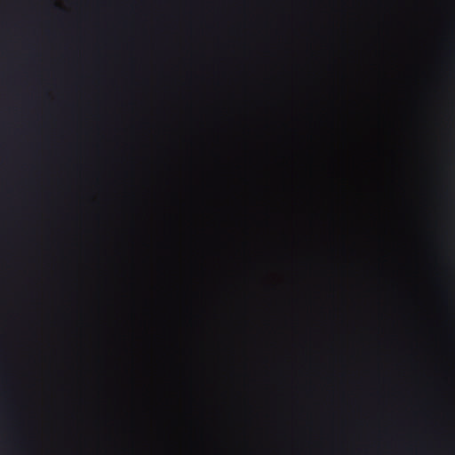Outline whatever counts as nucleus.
<instances>
[{"label":"nucleus","mask_w":455,"mask_h":455,"mask_svg":"<svg viewBox=\"0 0 455 455\" xmlns=\"http://www.w3.org/2000/svg\"><path fill=\"white\" fill-rule=\"evenodd\" d=\"M21 32V30H18ZM24 30H22L23 32ZM28 32H370V30H27Z\"/></svg>","instance_id":"nucleus-1"}]
</instances>
